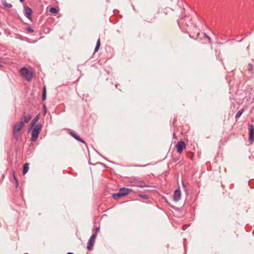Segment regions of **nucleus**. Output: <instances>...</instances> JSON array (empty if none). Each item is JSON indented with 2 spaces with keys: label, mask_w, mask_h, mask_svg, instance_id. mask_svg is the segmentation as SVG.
I'll use <instances>...</instances> for the list:
<instances>
[{
  "label": "nucleus",
  "mask_w": 254,
  "mask_h": 254,
  "mask_svg": "<svg viewBox=\"0 0 254 254\" xmlns=\"http://www.w3.org/2000/svg\"><path fill=\"white\" fill-rule=\"evenodd\" d=\"M24 127V122L22 119L20 121L16 122L13 126V135L14 137L18 140L21 136V130Z\"/></svg>",
  "instance_id": "1"
},
{
  "label": "nucleus",
  "mask_w": 254,
  "mask_h": 254,
  "mask_svg": "<svg viewBox=\"0 0 254 254\" xmlns=\"http://www.w3.org/2000/svg\"><path fill=\"white\" fill-rule=\"evenodd\" d=\"M166 10V9L160 10L154 14L152 18L147 17L144 20L148 23H153L156 19H162L167 14Z\"/></svg>",
  "instance_id": "2"
},
{
  "label": "nucleus",
  "mask_w": 254,
  "mask_h": 254,
  "mask_svg": "<svg viewBox=\"0 0 254 254\" xmlns=\"http://www.w3.org/2000/svg\"><path fill=\"white\" fill-rule=\"evenodd\" d=\"M19 73L28 82L31 81L34 75L33 72L26 67L21 68L19 70Z\"/></svg>",
  "instance_id": "3"
},
{
  "label": "nucleus",
  "mask_w": 254,
  "mask_h": 254,
  "mask_svg": "<svg viewBox=\"0 0 254 254\" xmlns=\"http://www.w3.org/2000/svg\"><path fill=\"white\" fill-rule=\"evenodd\" d=\"M97 235L96 234H93L89 239L88 242L87 249L89 251H91L93 250V246L95 242V239L96 238Z\"/></svg>",
  "instance_id": "4"
},
{
  "label": "nucleus",
  "mask_w": 254,
  "mask_h": 254,
  "mask_svg": "<svg viewBox=\"0 0 254 254\" xmlns=\"http://www.w3.org/2000/svg\"><path fill=\"white\" fill-rule=\"evenodd\" d=\"M32 11L30 7L28 6H24V15L29 20H32Z\"/></svg>",
  "instance_id": "5"
},
{
  "label": "nucleus",
  "mask_w": 254,
  "mask_h": 254,
  "mask_svg": "<svg viewBox=\"0 0 254 254\" xmlns=\"http://www.w3.org/2000/svg\"><path fill=\"white\" fill-rule=\"evenodd\" d=\"M177 152L179 153H182L183 149L186 148V144L183 141H180L178 142L176 146Z\"/></svg>",
  "instance_id": "6"
},
{
  "label": "nucleus",
  "mask_w": 254,
  "mask_h": 254,
  "mask_svg": "<svg viewBox=\"0 0 254 254\" xmlns=\"http://www.w3.org/2000/svg\"><path fill=\"white\" fill-rule=\"evenodd\" d=\"M181 196V193L180 189L176 190L174 192V199L176 201H179Z\"/></svg>",
  "instance_id": "7"
},
{
  "label": "nucleus",
  "mask_w": 254,
  "mask_h": 254,
  "mask_svg": "<svg viewBox=\"0 0 254 254\" xmlns=\"http://www.w3.org/2000/svg\"><path fill=\"white\" fill-rule=\"evenodd\" d=\"M249 139L252 142L254 140V126L251 125L249 133Z\"/></svg>",
  "instance_id": "8"
},
{
  "label": "nucleus",
  "mask_w": 254,
  "mask_h": 254,
  "mask_svg": "<svg viewBox=\"0 0 254 254\" xmlns=\"http://www.w3.org/2000/svg\"><path fill=\"white\" fill-rule=\"evenodd\" d=\"M190 32L191 33H192L193 32L196 33L197 36L198 34V30H197V29L196 28V27L195 25H192V26H191L190 28H189L188 29V33L190 34V38H193V37L191 36L190 34Z\"/></svg>",
  "instance_id": "9"
},
{
  "label": "nucleus",
  "mask_w": 254,
  "mask_h": 254,
  "mask_svg": "<svg viewBox=\"0 0 254 254\" xmlns=\"http://www.w3.org/2000/svg\"><path fill=\"white\" fill-rule=\"evenodd\" d=\"M119 191L123 196H124L128 194L131 191V190L128 188H123L121 189Z\"/></svg>",
  "instance_id": "10"
},
{
  "label": "nucleus",
  "mask_w": 254,
  "mask_h": 254,
  "mask_svg": "<svg viewBox=\"0 0 254 254\" xmlns=\"http://www.w3.org/2000/svg\"><path fill=\"white\" fill-rule=\"evenodd\" d=\"M39 134V133L38 132L32 129L31 132V140L33 141H36L38 137Z\"/></svg>",
  "instance_id": "11"
},
{
  "label": "nucleus",
  "mask_w": 254,
  "mask_h": 254,
  "mask_svg": "<svg viewBox=\"0 0 254 254\" xmlns=\"http://www.w3.org/2000/svg\"><path fill=\"white\" fill-rule=\"evenodd\" d=\"M69 134L77 140H78L79 141L82 142L84 144L85 143V141L82 138H81L79 136H78L73 132L70 131L69 132Z\"/></svg>",
  "instance_id": "12"
},
{
  "label": "nucleus",
  "mask_w": 254,
  "mask_h": 254,
  "mask_svg": "<svg viewBox=\"0 0 254 254\" xmlns=\"http://www.w3.org/2000/svg\"><path fill=\"white\" fill-rule=\"evenodd\" d=\"M69 134L77 140H78L79 141L82 142L84 144L85 143V141L82 138H81L79 136H78L73 132L70 131L69 132Z\"/></svg>",
  "instance_id": "13"
},
{
  "label": "nucleus",
  "mask_w": 254,
  "mask_h": 254,
  "mask_svg": "<svg viewBox=\"0 0 254 254\" xmlns=\"http://www.w3.org/2000/svg\"><path fill=\"white\" fill-rule=\"evenodd\" d=\"M29 164L28 163H26L24 164L23 166V175H25L28 171L29 170Z\"/></svg>",
  "instance_id": "14"
},
{
  "label": "nucleus",
  "mask_w": 254,
  "mask_h": 254,
  "mask_svg": "<svg viewBox=\"0 0 254 254\" xmlns=\"http://www.w3.org/2000/svg\"><path fill=\"white\" fill-rule=\"evenodd\" d=\"M33 130L37 131L39 133L40 132V131L41 130L42 126L40 124H38L37 125H35L33 127Z\"/></svg>",
  "instance_id": "15"
},
{
  "label": "nucleus",
  "mask_w": 254,
  "mask_h": 254,
  "mask_svg": "<svg viewBox=\"0 0 254 254\" xmlns=\"http://www.w3.org/2000/svg\"><path fill=\"white\" fill-rule=\"evenodd\" d=\"M1 2L2 4L6 8H10L12 6V4L11 3H7L6 0H1Z\"/></svg>",
  "instance_id": "16"
},
{
  "label": "nucleus",
  "mask_w": 254,
  "mask_h": 254,
  "mask_svg": "<svg viewBox=\"0 0 254 254\" xmlns=\"http://www.w3.org/2000/svg\"><path fill=\"white\" fill-rule=\"evenodd\" d=\"M39 119V114L37 115L36 117L33 120L32 122H31L30 124V127H34L35 125Z\"/></svg>",
  "instance_id": "17"
},
{
  "label": "nucleus",
  "mask_w": 254,
  "mask_h": 254,
  "mask_svg": "<svg viewBox=\"0 0 254 254\" xmlns=\"http://www.w3.org/2000/svg\"><path fill=\"white\" fill-rule=\"evenodd\" d=\"M31 116L30 115H27V116H24L23 118H22L21 119H22V121H23L24 122V124L25 123H28L30 120L31 119Z\"/></svg>",
  "instance_id": "18"
},
{
  "label": "nucleus",
  "mask_w": 254,
  "mask_h": 254,
  "mask_svg": "<svg viewBox=\"0 0 254 254\" xmlns=\"http://www.w3.org/2000/svg\"><path fill=\"white\" fill-rule=\"evenodd\" d=\"M42 99L43 101H45L46 99V86H44L43 91H42Z\"/></svg>",
  "instance_id": "19"
},
{
  "label": "nucleus",
  "mask_w": 254,
  "mask_h": 254,
  "mask_svg": "<svg viewBox=\"0 0 254 254\" xmlns=\"http://www.w3.org/2000/svg\"><path fill=\"white\" fill-rule=\"evenodd\" d=\"M100 39H98L97 40L96 45V46H95V48L94 49V52H97L98 51L99 49L100 48Z\"/></svg>",
  "instance_id": "20"
},
{
  "label": "nucleus",
  "mask_w": 254,
  "mask_h": 254,
  "mask_svg": "<svg viewBox=\"0 0 254 254\" xmlns=\"http://www.w3.org/2000/svg\"><path fill=\"white\" fill-rule=\"evenodd\" d=\"M112 196L115 199H118L119 197L123 196L120 191L118 193L113 194Z\"/></svg>",
  "instance_id": "21"
},
{
  "label": "nucleus",
  "mask_w": 254,
  "mask_h": 254,
  "mask_svg": "<svg viewBox=\"0 0 254 254\" xmlns=\"http://www.w3.org/2000/svg\"><path fill=\"white\" fill-rule=\"evenodd\" d=\"M50 12H51L52 13H53V14H57L58 12V10L57 9V8L55 7H52L50 8V10H49Z\"/></svg>",
  "instance_id": "22"
},
{
  "label": "nucleus",
  "mask_w": 254,
  "mask_h": 254,
  "mask_svg": "<svg viewBox=\"0 0 254 254\" xmlns=\"http://www.w3.org/2000/svg\"><path fill=\"white\" fill-rule=\"evenodd\" d=\"M135 186L139 187L140 188H143L147 187V186L145 185V183L143 182H139L137 184L135 185Z\"/></svg>",
  "instance_id": "23"
},
{
  "label": "nucleus",
  "mask_w": 254,
  "mask_h": 254,
  "mask_svg": "<svg viewBox=\"0 0 254 254\" xmlns=\"http://www.w3.org/2000/svg\"><path fill=\"white\" fill-rule=\"evenodd\" d=\"M203 37L207 40V41L209 43H211V38L210 37L205 33H203Z\"/></svg>",
  "instance_id": "24"
},
{
  "label": "nucleus",
  "mask_w": 254,
  "mask_h": 254,
  "mask_svg": "<svg viewBox=\"0 0 254 254\" xmlns=\"http://www.w3.org/2000/svg\"><path fill=\"white\" fill-rule=\"evenodd\" d=\"M247 68L249 71H252L253 68V65H252V64L250 63L248 64Z\"/></svg>",
  "instance_id": "25"
},
{
  "label": "nucleus",
  "mask_w": 254,
  "mask_h": 254,
  "mask_svg": "<svg viewBox=\"0 0 254 254\" xmlns=\"http://www.w3.org/2000/svg\"><path fill=\"white\" fill-rule=\"evenodd\" d=\"M26 30L29 33H33L34 32V30L30 27L26 28Z\"/></svg>",
  "instance_id": "26"
},
{
  "label": "nucleus",
  "mask_w": 254,
  "mask_h": 254,
  "mask_svg": "<svg viewBox=\"0 0 254 254\" xmlns=\"http://www.w3.org/2000/svg\"><path fill=\"white\" fill-rule=\"evenodd\" d=\"M138 196L144 199L148 198V196L146 194H138Z\"/></svg>",
  "instance_id": "27"
},
{
  "label": "nucleus",
  "mask_w": 254,
  "mask_h": 254,
  "mask_svg": "<svg viewBox=\"0 0 254 254\" xmlns=\"http://www.w3.org/2000/svg\"><path fill=\"white\" fill-rule=\"evenodd\" d=\"M242 113H243V112H238V113L236 114V116H235L236 118H239V117L241 116V114H242Z\"/></svg>",
  "instance_id": "28"
},
{
  "label": "nucleus",
  "mask_w": 254,
  "mask_h": 254,
  "mask_svg": "<svg viewBox=\"0 0 254 254\" xmlns=\"http://www.w3.org/2000/svg\"><path fill=\"white\" fill-rule=\"evenodd\" d=\"M13 177H14V179L15 180L16 183L17 184L18 183V181H17V179L16 178V177H15V175L14 174H13Z\"/></svg>",
  "instance_id": "29"
},
{
  "label": "nucleus",
  "mask_w": 254,
  "mask_h": 254,
  "mask_svg": "<svg viewBox=\"0 0 254 254\" xmlns=\"http://www.w3.org/2000/svg\"><path fill=\"white\" fill-rule=\"evenodd\" d=\"M119 85H120L119 84H116V85H115L116 88H118V87H119Z\"/></svg>",
  "instance_id": "30"
},
{
  "label": "nucleus",
  "mask_w": 254,
  "mask_h": 254,
  "mask_svg": "<svg viewBox=\"0 0 254 254\" xmlns=\"http://www.w3.org/2000/svg\"><path fill=\"white\" fill-rule=\"evenodd\" d=\"M44 111H47L46 109V107L45 106H44Z\"/></svg>",
  "instance_id": "31"
},
{
  "label": "nucleus",
  "mask_w": 254,
  "mask_h": 254,
  "mask_svg": "<svg viewBox=\"0 0 254 254\" xmlns=\"http://www.w3.org/2000/svg\"><path fill=\"white\" fill-rule=\"evenodd\" d=\"M21 2H24V0H19Z\"/></svg>",
  "instance_id": "32"
},
{
  "label": "nucleus",
  "mask_w": 254,
  "mask_h": 254,
  "mask_svg": "<svg viewBox=\"0 0 254 254\" xmlns=\"http://www.w3.org/2000/svg\"><path fill=\"white\" fill-rule=\"evenodd\" d=\"M73 254V253H68L67 254Z\"/></svg>",
  "instance_id": "33"
},
{
  "label": "nucleus",
  "mask_w": 254,
  "mask_h": 254,
  "mask_svg": "<svg viewBox=\"0 0 254 254\" xmlns=\"http://www.w3.org/2000/svg\"><path fill=\"white\" fill-rule=\"evenodd\" d=\"M99 229V228H97L96 230L98 231Z\"/></svg>",
  "instance_id": "34"
},
{
  "label": "nucleus",
  "mask_w": 254,
  "mask_h": 254,
  "mask_svg": "<svg viewBox=\"0 0 254 254\" xmlns=\"http://www.w3.org/2000/svg\"><path fill=\"white\" fill-rule=\"evenodd\" d=\"M1 66H2V65H1V64H0V67H1Z\"/></svg>",
  "instance_id": "35"
}]
</instances>
